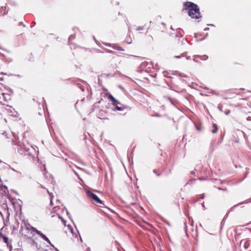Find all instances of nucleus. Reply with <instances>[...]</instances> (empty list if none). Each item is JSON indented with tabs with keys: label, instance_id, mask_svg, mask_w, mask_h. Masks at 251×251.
Returning <instances> with one entry per match:
<instances>
[{
	"label": "nucleus",
	"instance_id": "f257e3e1",
	"mask_svg": "<svg viewBox=\"0 0 251 251\" xmlns=\"http://www.w3.org/2000/svg\"><path fill=\"white\" fill-rule=\"evenodd\" d=\"M186 10L188 15L192 19H199L201 18L198 6L190 1H186L183 3V11Z\"/></svg>",
	"mask_w": 251,
	"mask_h": 251
},
{
	"label": "nucleus",
	"instance_id": "f03ea898",
	"mask_svg": "<svg viewBox=\"0 0 251 251\" xmlns=\"http://www.w3.org/2000/svg\"><path fill=\"white\" fill-rule=\"evenodd\" d=\"M86 195L93 203L96 205H98L99 204L104 205L103 201H101L96 194L90 191L87 190Z\"/></svg>",
	"mask_w": 251,
	"mask_h": 251
},
{
	"label": "nucleus",
	"instance_id": "7ed1b4c3",
	"mask_svg": "<svg viewBox=\"0 0 251 251\" xmlns=\"http://www.w3.org/2000/svg\"><path fill=\"white\" fill-rule=\"evenodd\" d=\"M0 238L1 239L2 241L7 245V247L10 250L12 249V246L11 244V240H9L7 237L1 233H0Z\"/></svg>",
	"mask_w": 251,
	"mask_h": 251
},
{
	"label": "nucleus",
	"instance_id": "20e7f679",
	"mask_svg": "<svg viewBox=\"0 0 251 251\" xmlns=\"http://www.w3.org/2000/svg\"><path fill=\"white\" fill-rule=\"evenodd\" d=\"M32 229L38 235H39L43 240L47 241L49 244H51L49 238L44 234H43L41 231L37 230L34 227H31Z\"/></svg>",
	"mask_w": 251,
	"mask_h": 251
},
{
	"label": "nucleus",
	"instance_id": "39448f33",
	"mask_svg": "<svg viewBox=\"0 0 251 251\" xmlns=\"http://www.w3.org/2000/svg\"><path fill=\"white\" fill-rule=\"evenodd\" d=\"M108 99L110 100L112 104L116 106H118V105H122L118 100H117L116 99L114 98V97L111 94H110L108 96Z\"/></svg>",
	"mask_w": 251,
	"mask_h": 251
},
{
	"label": "nucleus",
	"instance_id": "423d86ee",
	"mask_svg": "<svg viewBox=\"0 0 251 251\" xmlns=\"http://www.w3.org/2000/svg\"><path fill=\"white\" fill-rule=\"evenodd\" d=\"M121 106H115V110H117L118 111H122V110H129L130 109V108L128 106H126V105H120Z\"/></svg>",
	"mask_w": 251,
	"mask_h": 251
},
{
	"label": "nucleus",
	"instance_id": "0eeeda50",
	"mask_svg": "<svg viewBox=\"0 0 251 251\" xmlns=\"http://www.w3.org/2000/svg\"><path fill=\"white\" fill-rule=\"evenodd\" d=\"M2 99L4 101L7 102L8 100H10L11 98L10 95L5 93H2Z\"/></svg>",
	"mask_w": 251,
	"mask_h": 251
},
{
	"label": "nucleus",
	"instance_id": "6e6552de",
	"mask_svg": "<svg viewBox=\"0 0 251 251\" xmlns=\"http://www.w3.org/2000/svg\"><path fill=\"white\" fill-rule=\"evenodd\" d=\"M112 48H113V49L118 50H120V51L124 50L122 47H121L120 46H119V45H118L117 44H113L112 46Z\"/></svg>",
	"mask_w": 251,
	"mask_h": 251
},
{
	"label": "nucleus",
	"instance_id": "1a4fd4ad",
	"mask_svg": "<svg viewBox=\"0 0 251 251\" xmlns=\"http://www.w3.org/2000/svg\"><path fill=\"white\" fill-rule=\"evenodd\" d=\"M213 129L212 130V132L214 134L216 133L218 131V126L216 124H213L212 126Z\"/></svg>",
	"mask_w": 251,
	"mask_h": 251
},
{
	"label": "nucleus",
	"instance_id": "9d476101",
	"mask_svg": "<svg viewBox=\"0 0 251 251\" xmlns=\"http://www.w3.org/2000/svg\"><path fill=\"white\" fill-rule=\"evenodd\" d=\"M244 243V247L245 249H248V247H249V242L247 241H246V240H242L241 241V243H240V245L241 246L242 243Z\"/></svg>",
	"mask_w": 251,
	"mask_h": 251
},
{
	"label": "nucleus",
	"instance_id": "9b49d317",
	"mask_svg": "<svg viewBox=\"0 0 251 251\" xmlns=\"http://www.w3.org/2000/svg\"><path fill=\"white\" fill-rule=\"evenodd\" d=\"M207 58H208V56H207L206 55H202V56H201V59L203 60H205Z\"/></svg>",
	"mask_w": 251,
	"mask_h": 251
},
{
	"label": "nucleus",
	"instance_id": "f8f14e48",
	"mask_svg": "<svg viewBox=\"0 0 251 251\" xmlns=\"http://www.w3.org/2000/svg\"><path fill=\"white\" fill-rule=\"evenodd\" d=\"M138 30H143L144 29V26H140V27H139L138 28H137Z\"/></svg>",
	"mask_w": 251,
	"mask_h": 251
},
{
	"label": "nucleus",
	"instance_id": "ddd939ff",
	"mask_svg": "<svg viewBox=\"0 0 251 251\" xmlns=\"http://www.w3.org/2000/svg\"><path fill=\"white\" fill-rule=\"evenodd\" d=\"M219 189H220V190H224V191H226L227 190L226 188H225V189L219 188Z\"/></svg>",
	"mask_w": 251,
	"mask_h": 251
},
{
	"label": "nucleus",
	"instance_id": "4468645a",
	"mask_svg": "<svg viewBox=\"0 0 251 251\" xmlns=\"http://www.w3.org/2000/svg\"><path fill=\"white\" fill-rule=\"evenodd\" d=\"M204 194H203L202 195V196H201V199H203V198H204Z\"/></svg>",
	"mask_w": 251,
	"mask_h": 251
}]
</instances>
